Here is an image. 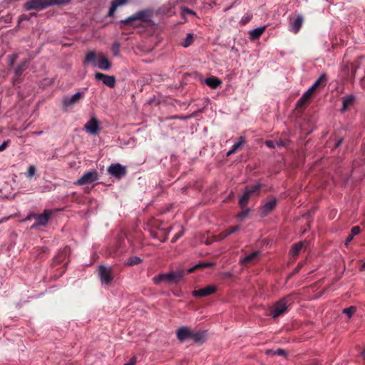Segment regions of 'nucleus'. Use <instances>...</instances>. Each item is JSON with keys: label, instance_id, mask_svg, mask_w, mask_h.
Here are the masks:
<instances>
[{"label": "nucleus", "instance_id": "obj_44", "mask_svg": "<svg viewBox=\"0 0 365 365\" xmlns=\"http://www.w3.org/2000/svg\"><path fill=\"white\" fill-rule=\"evenodd\" d=\"M10 142H11L10 140H7L4 141L2 143V144L0 145V152H2L4 150H6V148L9 146Z\"/></svg>", "mask_w": 365, "mask_h": 365}, {"label": "nucleus", "instance_id": "obj_35", "mask_svg": "<svg viewBox=\"0 0 365 365\" xmlns=\"http://www.w3.org/2000/svg\"><path fill=\"white\" fill-rule=\"evenodd\" d=\"M181 14H182V18H185V16L186 14H191L193 16H196V13L194 11H192L190 9L185 7V6H183L181 8Z\"/></svg>", "mask_w": 365, "mask_h": 365}, {"label": "nucleus", "instance_id": "obj_33", "mask_svg": "<svg viewBox=\"0 0 365 365\" xmlns=\"http://www.w3.org/2000/svg\"><path fill=\"white\" fill-rule=\"evenodd\" d=\"M315 93V91H314V88H309L303 95H302V98H303V100H305L306 101H309V99L313 96L314 93Z\"/></svg>", "mask_w": 365, "mask_h": 365}, {"label": "nucleus", "instance_id": "obj_40", "mask_svg": "<svg viewBox=\"0 0 365 365\" xmlns=\"http://www.w3.org/2000/svg\"><path fill=\"white\" fill-rule=\"evenodd\" d=\"M308 101H306L305 100H303V98L301 97L297 103V107L299 108H304L307 106Z\"/></svg>", "mask_w": 365, "mask_h": 365}, {"label": "nucleus", "instance_id": "obj_24", "mask_svg": "<svg viewBox=\"0 0 365 365\" xmlns=\"http://www.w3.org/2000/svg\"><path fill=\"white\" fill-rule=\"evenodd\" d=\"M343 101V106L341 108V111H345L350 106H351L355 101V97L352 95L345 96L342 98Z\"/></svg>", "mask_w": 365, "mask_h": 365}, {"label": "nucleus", "instance_id": "obj_55", "mask_svg": "<svg viewBox=\"0 0 365 365\" xmlns=\"http://www.w3.org/2000/svg\"><path fill=\"white\" fill-rule=\"evenodd\" d=\"M342 142V139H339L335 145V148H338Z\"/></svg>", "mask_w": 365, "mask_h": 365}, {"label": "nucleus", "instance_id": "obj_16", "mask_svg": "<svg viewBox=\"0 0 365 365\" xmlns=\"http://www.w3.org/2000/svg\"><path fill=\"white\" fill-rule=\"evenodd\" d=\"M95 78L98 81H102L106 86L110 88H114L115 86L116 81L113 76H108L104 73L97 72L95 74Z\"/></svg>", "mask_w": 365, "mask_h": 365}, {"label": "nucleus", "instance_id": "obj_59", "mask_svg": "<svg viewBox=\"0 0 365 365\" xmlns=\"http://www.w3.org/2000/svg\"><path fill=\"white\" fill-rule=\"evenodd\" d=\"M362 267L363 268H365V262H364L363 265H362Z\"/></svg>", "mask_w": 365, "mask_h": 365}, {"label": "nucleus", "instance_id": "obj_23", "mask_svg": "<svg viewBox=\"0 0 365 365\" xmlns=\"http://www.w3.org/2000/svg\"><path fill=\"white\" fill-rule=\"evenodd\" d=\"M327 81V76L326 73H322L310 88H314V91H316L319 86H324Z\"/></svg>", "mask_w": 365, "mask_h": 365}, {"label": "nucleus", "instance_id": "obj_53", "mask_svg": "<svg viewBox=\"0 0 365 365\" xmlns=\"http://www.w3.org/2000/svg\"><path fill=\"white\" fill-rule=\"evenodd\" d=\"M195 332V331H194L190 329V334L189 335V339H192V341H193V337H194Z\"/></svg>", "mask_w": 365, "mask_h": 365}, {"label": "nucleus", "instance_id": "obj_18", "mask_svg": "<svg viewBox=\"0 0 365 365\" xmlns=\"http://www.w3.org/2000/svg\"><path fill=\"white\" fill-rule=\"evenodd\" d=\"M277 205V200L275 198H272L270 201L266 202L260 210V215L262 217L267 216L269 213H270Z\"/></svg>", "mask_w": 365, "mask_h": 365}, {"label": "nucleus", "instance_id": "obj_49", "mask_svg": "<svg viewBox=\"0 0 365 365\" xmlns=\"http://www.w3.org/2000/svg\"><path fill=\"white\" fill-rule=\"evenodd\" d=\"M275 354L277 355H279V356H284L286 354V352L284 349H278L276 351H275Z\"/></svg>", "mask_w": 365, "mask_h": 365}, {"label": "nucleus", "instance_id": "obj_4", "mask_svg": "<svg viewBox=\"0 0 365 365\" xmlns=\"http://www.w3.org/2000/svg\"><path fill=\"white\" fill-rule=\"evenodd\" d=\"M90 62H93L94 66L97 65L100 69L103 71H108L111 67V63L105 56L103 54L97 56L94 51H89L86 55L83 64L85 65Z\"/></svg>", "mask_w": 365, "mask_h": 365}, {"label": "nucleus", "instance_id": "obj_1", "mask_svg": "<svg viewBox=\"0 0 365 365\" xmlns=\"http://www.w3.org/2000/svg\"><path fill=\"white\" fill-rule=\"evenodd\" d=\"M125 26L133 27H144L145 29H153L155 24L151 20V14L146 11H141L135 14L120 21V27L125 28Z\"/></svg>", "mask_w": 365, "mask_h": 365}, {"label": "nucleus", "instance_id": "obj_52", "mask_svg": "<svg viewBox=\"0 0 365 365\" xmlns=\"http://www.w3.org/2000/svg\"><path fill=\"white\" fill-rule=\"evenodd\" d=\"M360 83L361 87L365 89V76L361 79Z\"/></svg>", "mask_w": 365, "mask_h": 365}, {"label": "nucleus", "instance_id": "obj_47", "mask_svg": "<svg viewBox=\"0 0 365 365\" xmlns=\"http://www.w3.org/2000/svg\"><path fill=\"white\" fill-rule=\"evenodd\" d=\"M30 16L22 14L19 18V21H29Z\"/></svg>", "mask_w": 365, "mask_h": 365}, {"label": "nucleus", "instance_id": "obj_46", "mask_svg": "<svg viewBox=\"0 0 365 365\" xmlns=\"http://www.w3.org/2000/svg\"><path fill=\"white\" fill-rule=\"evenodd\" d=\"M265 145L269 148H274L276 145V143L272 141V140H267L265 142Z\"/></svg>", "mask_w": 365, "mask_h": 365}, {"label": "nucleus", "instance_id": "obj_32", "mask_svg": "<svg viewBox=\"0 0 365 365\" xmlns=\"http://www.w3.org/2000/svg\"><path fill=\"white\" fill-rule=\"evenodd\" d=\"M356 310V307L354 306H351L347 308L343 309V313L346 314L349 318H351V316L355 313Z\"/></svg>", "mask_w": 365, "mask_h": 365}, {"label": "nucleus", "instance_id": "obj_15", "mask_svg": "<svg viewBox=\"0 0 365 365\" xmlns=\"http://www.w3.org/2000/svg\"><path fill=\"white\" fill-rule=\"evenodd\" d=\"M262 252L259 250L255 251L247 255H246L243 259H241L240 262L243 265H250L257 263L260 257Z\"/></svg>", "mask_w": 365, "mask_h": 365}, {"label": "nucleus", "instance_id": "obj_10", "mask_svg": "<svg viewBox=\"0 0 365 365\" xmlns=\"http://www.w3.org/2000/svg\"><path fill=\"white\" fill-rule=\"evenodd\" d=\"M70 249L68 247H65L63 249L60 250L53 259V264L56 265L60 264L61 263L67 264L68 262V259H67V258L68 257Z\"/></svg>", "mask_w": 365, "mask_h": 365}, {"label": "nucleus", "instance_id": "obj_29", "mask_svg": "<svg viewBox=\"0 0 365 365\" xmlns=\"http://www.w3.org/2000/svg\"><path fill=\"white\" fill-rule=\"evenodd\" d=\"M212 265V264L211 263H203V262H201V263H199L197 264H196L195 266L191 267V268H189L187 269L185 272L186 274H190V273H192L193 272H195L197 269H200V268H203V267H210Z\"/></svg>", "mask_w": 365, "mask_h": 365}, {"label": "nucleus", "instance_id": "obj_12", "mask_svg": "<svg viewBox=\"0 0 365 365\" xmlns=\"http://www.w3.org/2000/svg\"><path fill=\"white\" fill-rule=\"evenodd\" d=\"M217 291V287L215 285H208L205 287L200 288L192 291V294L193 297L197 298H201L210 296L214 294Z\"/></svg>", "mask_w": 365, "mask_h": 365}, {"label": "nucleus", "instance_id": "obj_30", "mask_svg": "<svg viewBox=\"0 0 365 365\" xmlns=\"http://www.w3.org/2000/svg\"><path fill=\"white\" fill-rule=\"evenodd\" d=\"M193 40H194L193 34H187L186 38H184L183 41L181 42V45L183 47L187 48L192 44V43L193 42Z\"/></svg>", "mask_w": 365, "mask_h": 365}, {"label": "nucleus", "instance_id": "obj_61", "mask_svg": "<svg viewBox=\"0 0 365 365\" xmlns=\"http://www.w3.org/2000/svg\"><path fill=\"white\" fill-rule=\"evenodd\" d=\"M171 227L168 228V233L170 231Z\"/></svg>", "mask_w": 365, "mask_h": 365}, {"label": "nucleus", "instance_id": "obj_2", "mask_svg": "<svg viewBox=\"0 0 365 365\" xmlns=\"http://www.w3.org/2000/svg\"><path fill=\"white\" fill-rule=\"evenodd\" d=\"M186 274L185 270L184 269H178L175 272H170L165 274H160L157 276H155L153 278V282L155 284H159L162 282H165L167 283H178L179 281L182 280L185 275Z\"/></svg>", "mask_w": 365, "mask_h": 365}, {"label": "nucleus", "instance_id": "obj_20", "mask_svg": "<svg viewBox=\"0 0 365 365\" xmlns=\"http://www.w3.org/2000/svg\"><path fill=\"white\" fill-rule=\"evenodd\" d=\"M190 329L186 327H180L177 331V337L180 341L189 339Z\"/></svg>", "mask_w": 365, "mask_h": 365}, {"label": "nucleus", "instance_id": "obj_54", "mask_svg": "<svg viewBox=\"0 0 365 365\" xmlns=\"http://www.w3.org/2000/svg\"><path fill=\"white\" fill-rule=\"evenodd\" d=\"M301 267H302V265L299 264V265L295 268V269L294 270L293 274L298 272H299V270L300 269Z\"/></svg>", "mask_w": 365, "mask_h": 365}, {"label": "nucleus", "instance_id": "obj_9", "mask_svg": "<svg viewBox=\"0 0 365 365\" xmlns=\"http://www.w3.org/2000/svg\"><path fill=\"white\" fill-rule=\"evenodd\" d=\"M108 173L115 178L120 179L126 175L127 170L120 163H113L108 167Z\"/></svg>", "mask_w": 365, "mask_h": 365}, {"label": "nucleus", "instance_id": "obj_14", "mask_svg": "<svg viewBox=\"0 0 365 365\" xmlns=\"http://www.w3.org/2000/svg\"><path fill=\"white\" fill-rule=\"evenodd\" d=\"M99 275L102 282L108 284L110 283L113 279L111 268L106 267L103 265L99 267Z\"/></svg>", "mask_w": 365, "mask_h": 365}, {"label": "nucleus", "instance_id": "obj_6", "mask_svg": "<svg viewBox=\"0 0 365 365\" xmlns=\"http://www.w3.org/2000/svg\"><path fill=\"white\" fill-rule=\"evenodd\" d=\"M53 213V210L46 209L42 214H33V217L36 222L32 225V227L46 225Z\"/></svg>", "mask_w": 365, "mask_h": 365}, {"label": "nucleus", "instance_id": "obj_42", "mask_svg": "<svg viewBox=\"0 0 365 365\" xmlns=\"http://www.w3.org/2000/svg\"><path fill=\"white\" fill-rule=\"evenodd\" d=\"M360 232H361V229H360L359 226H354L351 228L350 234L354 237V236L357 235L358 234H359Z\"/></svg>", "mask_w": 365, "mask_h": 365}, {"label": "nucleus", "instance_id": "obj_56", "mask_svg": "<svg viewBox=\"0 0 365 365\" xmlns=\"http://www.w3.org/2000/svg\"><path fill=\"white\" fill-rule=\"evenodd\" d=\"M152 234V236L154 237V238H157V234L156 233H151Z\"/></svg>", "mask_w": 365, "mask_h": 365}, {"label": "nucleus", "instance_id": "obj_41", "mask_svg": "<svg viewBox=\"0 0 365 365\" xmlns=\"http://www.w3.org/2000/svg\"><path fill=\"white\" fill-rule=\"evenodd\" d=\"M227 236L228 235H227V232L225 230H224L222 232H220L219 235L215 236V240H217V241L222 240L225 238H226Z\"/></svg>", "mask_w": 365, "mask_h": 365}, {"label": "nucleus", "instance_id": "obj_31", "mask_svg": "<svg viewBox=\"0 0 365 365\" xmlns=\"http://www.w3.org/2000/svg\"><path fill=\"white\" fill-rule=\"evenodd\" d=\"M142 262V259L138 256H131L127 261L126 264L129 266H134L139 264Z\"/></svg>", "mask_w": 365, "mask_h": 365}, {"label": "nucleus", "instance_id": "obj_13", "mask_svg": "<svg viewBox=\"0 0 365 365\" xmlns=\"http://www.w3.org/2000/svg\"><path fill=\"white\" fill-rule=\"evenodd\" d=\"M85 130L92 135H97L100 130V124L96 117H92L84 125Z\"/></svg>", "mask_w": 365, "mask_h": 365}, {"label": "nucleus", "instance_id": "obj_50", "mask_svg": "<svg viewBox=\"0 0 365 365\" xmlns=\"http://www.w3.org/2000/svg\"><path fill=\"white\" fill-rule=\"evenodd\" d=\"M136 363V358L135 356L132 357L129 362L125 364L124 365H135Z\"/></svg>", "mask_w": 365, "mask_h": 365}, {"label": "nucleus", "instance_id": "obj_43", "mask_svg": "<svg viewBox=\"0 0 365 365\" xmlns=\"http://www.w3.org/2000/svg\"><path fill=\"white\" fill-rule=\"evenodd\" d=\"M35 173H36V168L33 165H30L29 169H28V173H27V177L28 178H31L33 177L34 175H35Z\"/></svg>", "mask_w": 365, "mask_h": 365}, {"label": "nucleus", "instance_id": "obj_57", "mask_svg": "<svg viewBox=\"0 0 365 365\" xmlns=\"http://www.w3.org/2000/svg\"><path fill=\"white\" fill-rule=\"evenodd\" d=\"M36 16V13H31L30 14V17L31 16Z\"/></svg>", "mask_w": 365, "mask_h": 365}, {"label": "nucleus", "instance_id": "obj_26", "mask_svg": "<svg viewBox=\"0 0 365 365\" xmlns=\"http://www.w3.org/2000/svg\"><path fill=\"white\" fill-rule=\"evenodd\" d=\"M303 23V18L301 16H298L292 23V30L296 34L297 33Z\"/></svg>", "mask_w": 365, "mask_h": 365}, {"label": "nucleus", "instance_id": "obj_8", "mask_svg": "<svg viewBox=\"0 0 365 365\" xmlns=\"http://www.w3.org/2000/svg\"><path fill=\"white\" fill-rule=\"evenodd\" d=\"M49 6L48 0H29L24 4V8L27 11H41Z\"/></svg>", "mask_w": 365, "mask_h": 365}, {"label": "nucleus", "instance_id": "obj_45", "mask_svg": "<svg viewBox=\"0 0 365 365\" xmlns=\"http://www.w3.org/2000/svg\"><path fill=\"white\" fill-rule=\"evenodd\" d=\"M184 234L183 231L180 232L175 235L173 238L172 239V242H175L180 237H181Z\"/></svg>", "mask_w": 365, "mask_h": 365}, {"label": "nucleus", "instance_id": "obj_37", "mask_svg": "<svg viewBox=\"0 0 365 365\" xmlns=\"http://www.w3.org/2000/svg\"><path fill=\"white\" fill-rule=\"evenodd\" d=\"M250 212V209L243 210L242 212L237 214V217L239 220H242L245 218Z\"/></svg>", "mask_w": 365, "mask_h": 365}, {"label": "nucleus", "instance_id": "obj_3", "mask_svg": "<svg viewBox=\"0 0 365 365\" xmlns=\"http://www.w3.org/2000/svg\"><path fill=\"white\" fill-rule=\"evenodd\" d=\"M294 303V295L288 294L277 301L271 309L270 315L277 318L287 311V309Z\"/></svg>", "mask_w": 365, "mask_h": 365}, {"label": "nucleus", "instance_id": "obj_25", "mask_svg": "<svg viewBox=\"0 0 365 365\" xmlns=\"http://www.w3.org/2000/svg\"><path fill=\"white\" fill-rule=\"evenodd\" d=\"M304 242H299L292 245L290 250V254L293 257H296L299 254L300 251L303 248Z\"/></svg>", "mask_w": 365, "mask_h": 365}, {"label": "nucleus", "instance_id": "obj_34", "mask_svg": "<svg viewBox=\"0 0 365 365\" xmlns=\"http://www.w3.org/2000/svg\"><path fill=\"white\" fill-rule=\"evenodd\" d=\"M70 0H48L49 6L52 5H66L69 3Z\"/></svg>", "mask_w": 365, "mask_h": 365}, {"label": "nucleus", "instance_id": "obj_7", "mask_svg": "<svg viewBox=\"0 0 365 365\" xmlns=\"http://www.w3.org/2000/svg\"><path fill=\"white\" fill-rule=\"evenodd\" d=\"M84 93L77 92L72 96H65L62 100V105L63 109H68L69 108H72L76 104H77L84 96Z\"/></svg>", "mask_w": 365, "mask_h": 365}, {"label": "nucleus", "instance_id": "obj_5", "mask_svg": "<svg viewBox=\"0 0 365 365\" xmlns=\"http://www.w3.org/2000/svg\"><path fill=\"white\" fill-rule=\"evenodd\" d=\"M262 189V184H256L245 187L243 195L239 200V205L241 208L246 207L252 195H259Z\"/></svg>", "mask_w": 365, "mask_h": 365}, {"label": "nucleus", "instance_id": "obj_28", "mask_svg": "<svg viewBox=\"0 0 365 365\" xmlns=\"http://www.w3.org/2000/svg\"><path fill=\"white\" fill-rule=\"evenodd\" d=\"M206 337V331H195L193 341L195 343H201L205 341Z\"/></svg>", "mask_w": 365, "mask_h": 365}, {"label": "nucleus", "instance_id": "obj_21", "mask_svg": "<svg viewBox=\"0 0 365 365\" xmlns=\"http://www.w3.org/2000/svg\"><path fill=\"white\" fill-rule=\"evenodd\" d=\"M205 83L210 88H217V87H219L221 84H222V81L220 78H217V77H215V76H211V77H209V78H207L205 80Z\"/></svg>", "mask_w": 365, "mask_h": 365}, {"label": "nucleus", "instance_id": "obj_11", "mask_svg": "<svg viewBox=\"0 0 365 365\" xmlns=\"http://www.w3.org/2000/svg\"><path fill=\"white\" fill-rule=\"evenodd\" d=\"M98 179V174L97 171L93 170L86 173L77 181V185H83L91 184Z\"/></svg>", "mask_w": 365, "mask_h": 365}, {"label": "nucleus", "instance_id": "obj_27", "mask_svg": "<svg viewBox=\"0 0 365 365\" xmlns=\"http://www.w3.org/2000/svg\"><path fill=\"white\" fill-rule=\"evenodd\" d=\"M265 27H259L250 31V39L256 40L264 33Z\"/></svg>", "mask_w": 365, "mask_h": 365}, {"label": "nucleus", "instance_id": "obj_38", "mask_svg": "<svg viewBox=\"0 0 365 365\" xmlns=\"http://www.w3.org/2000/svg\"><path fill=\"white\" fill-rule=\"evenodd\" d=\"M8 58H9V66H13L14 64V62L16 61V59L18 58V55L16 53H14L12 55L9 56Z\"/></svg>", "mask_w": 365, "mask_h": 365}, {"label": "nucleus", "instance_id": "obj_36", "mask_svg": "<svg viewBox=\"0 0 365 365\" xmlns=\"http://www.w3.org/2000/svg\"><path fill=\"white\" fill-rule=\"evenodd\" d=\"M120 43L118 42H115L111 46V51L114 56H117L120 52Z\"/></svg>", "mask_w": 365, "mask_h": 365}, {"label": "nucleus", "instance_id": "obj_39", "mask_svg": "<svg viewBox=\"0 0 365 365\" xmlns=\"http://www.w3.org/2000/svg\"><path fill=\"white\" fill-rule=\"evenodd\" d=\"M240 229V227L239 225H235V226L231 227L225 230V231L227 232V235L229 236L230 235L236 232Z\"/></svg>", "mask_w": 365, "mask_h": 365}, {"label": "nucleus", "instance_id": "obj_51", "mask_svg": "<svg viewBox=\"0 0 365 365\" xmlns=\"http://www.w3.org/2000/svg\"><path fill=\"white\" fill-rule=\"evenodd\" d=\"M354 238V236H352L351 234L348 236V237L346 240V245H347L349 242H351Z\"/></svg>", "mask_w": 365, "mask_h": 365}, {"label": "nucleus", "instance_id": "obj_17", "mask_svg": "<svg viewBox=\"0 0 365 365\" xmlns=\"http://www.w3.org/2000/svg\"><path fill=\"white\" fill-rule=\"evenodd\" d=\"M29 66V61L27 60H24L22 61L14 70V82H18L19 83L20 77L22 75V73L26 71V69L28 68Z\"/></svg>", "mask_w": 365, "mask_h": 365}, {"label": "nucleus", "instance_id": "obj_22", "mask_svg": "<svg viewBox=\"0 0 365 365\" xmlns=\"http://www.w3.org/2000/svg\"><path fill=\"white\" fill-rule=\"evenodd\" d=\"M245 143V138L244 136H240L238 138V142L235 143L232 148L227 153V156H230L234 153H235L240 147Z\"/></svg>", "mask_w": 365, "mask_h": 365}, {"label": "nucleus", "instance_id": "obj_19", "mask_svg": "<svg viewBox=\"0 0 365 365\" xmlns=\"http://www.w3.org/2000/svg\"><path fill=\"white\" fill-rule=\"evenodd\" d=\"M128 2V0H113L111 2V6L110 7L108 16L111 17L114 15L116 9L120 6H123L126 4Z\"/></svg>", "mask_w": 365, "mask_h": 365}, {"label": "nucleus", "instance_id": "obj_48", "mask_svg": "<svg viewBox=\"0 0 365 365\" xmlns=\"http://www.w3.org/2000/svg\"><path fill=\"white\" fill-rule=\"evenodd\" d=\"M276 145L278 147H284V146H287V142L284 140H280L276 142Z\"/></svg>", "mask_w": 365, "mask_h": 365}, {"label": "nucleus", "instance_id": "obj_60", "mask_svg": "<svg viewBox=\"0 0 365 365\" xmlns=\"http://www.w3.org/2000/svg\"><path fill=\"white\" fill-rule=\"evenodd\" d=\"M362 354L363 356H365V349L364 350V351L362 352Z\"/></svg>", "mask_w": 365, "mask_h": 365}, {"label": "nucleus", "instance_id": "obj_58", "mask_svg": "<svg viewBox=\"0 0 365 365\" xmlns=\"http://www.w3.org/2000/svg\"><path fill=\"white\" fill-rule=\"evenodd\" d=\"M167 240V237H165L163 240H160L161 242H165Z\"/></svg>", "mask_w": 365, "mask_h": 365}]
</instances>
